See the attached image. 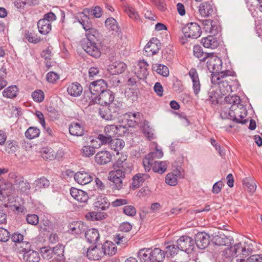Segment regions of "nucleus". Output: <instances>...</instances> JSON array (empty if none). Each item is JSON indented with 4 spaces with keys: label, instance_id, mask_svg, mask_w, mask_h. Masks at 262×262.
Returning <instances> with one entry per match:
<instances>
[{
    "label": "nucleus",
    "instance_id": "f257e3e1",
    "mask_svg": "<svg viewBox=\"0 0 262 262\" xmlns=\"http://www.w3.org/2000/svg\"><path fill=\"white\" fill-rule=\"evenodd\" d=\"M209 59L207 62V66L208 70L212 73L211 81L216 82L217 80L223 78L225 76L231 75L232 72L229 70L220 71L222 67V61L221 59L216 56L211 54Z\"/></svg>",
    "mask_w": 262,
    "mask_h": 262
},
{
    "label": "nucleus",
    "instance_id": "f03ea898",
    "mask_svg": "<svg viewBox=\"0 0 262 262\" xmlns=\"http://www.w3.org/2000/svg\"><path fill=\"white\" fill-rule=\"evenodd\" d=\"M184 36L180 38V42L182 44L187 42L188 38L196 39L199 37L202 33L200 26L195 23L188 24L183 27L182 29Z\"/></svg>",
    "mask_w": 262,
    "mask_h": 262
},
{
    "label": "nucleus",
    "instance_id": "7ed1b4c3",
    "mask_svg": "<svg viewBox=\"0 0 262 262\" xmlns=\"http://www.w3.org/2000/svg\"><path fill=\"white\" fill-rule=\"evenodd\" d=\"M78 21L82 26L83 28L85 31L86 37L92 38L94 36H97L99 34L98 31L93 27L92 22L90 20L91 17L88 14H84L82 12L79 13L77 15Z\"/></svg>",
    "mask_w": 262,
    "mask_h": 262
},
{
    "label": "nucleus",
    "instance_id": "20e7f679",
    "mask_svg": "<svg viewBox=\"0 0 262 262\" xmlns=\"http://www.w3.org/2000/svg\"><path fill=\"white\" fill-rule=\"evenodd\" d=\"M100 34H99L92 38L86 37L82 43V48L84 51L90 55L96 58L99 57L101 55L100 48L95 42V40H97Z\"/></svg>",
    "mask_w": 262,
    "mask_h": 262
},
{
    "label": "nucleus",
    "instance_id": "39448f33",
    "mask_svg": "<svg viewBox=\"0 0 262 262\" xmlns=\"http://www.w3.org/2000/svg\"><path fill=\"white\" fill-rule=\"evenodd\" d=\"M247 114L246 108L241 103L238 105H232L229 111L230 119L242 124H244L247 122V120L243 119Z\"/></svg>",
    "mask_w": 262,
    "mask_h": 262
},
{
    "label": "nucleus",
    "instance_id": "423d86ee",
    "mask_svg": "<svg viewBox=\"0 0 262 262\" xmlns=\"http://www.w3.org/2000/svg\"><path fill=\"white\" fill-rule=\"evenodd\" d=\"M116 168L108 173V179L113 183V189L120 190L123 187V180L125 177L127 170Z\"/></svg>",
    "mask_w": 262,
    "mask_h": 262
},
{
    "label": "nucleus",
    "instance_id": "0eeeda50",
    "mask_svg": "<svg viewBox=\"0 0 262 262\" xmlns=\"http://www.w3.org/2000/svg\"><path fill=\"white\" fill-rule=\"evenodd\" d=\"M180 250L187 253H190L194 248V241L193 239L186 235L181 236L176 242Z\"/></svg>",
    "mask_w": 262,
    "mask_h": 262
},
{
    "label": "nucleus",
    "instance_id": "6e6552de",
    "mask_svg": "<svg viewBox=\"0 0 262 262\" xmlns=\"http://www.w3.org/2000/svg\"><path fill=\"white\" fill-rule=\"evenodd\" d=\"M116 130H117L115 125H107L104 128V134L99 135L98 139L102 144H107L113 138L117 137Z\"/></svg>",
    "mask_w": 262,
    "mask_h": 262
},
{
    "label": "nucleus",
    "instance_id": "1a4fd4ad",
    "mask_svg": "<svg viewBox=\"0 0 262 262\" xmlns=\"http://www.w3.org/2000/svg\"><path fill=\"white\" fill-rule=\"evenodd\" d=\"M107 87V84L105 81L102 79H99L92 82L90 85V93L92 95V98L94 97H97L102 92H104Z\"/></svg>",
    "mask_w": 262,
    "mask_h": 262
},
{
    "label": "nucleus",
    "instance_id": "9d476101",
    "mask_svg": "<svg viewBox=\"0 0 262 262\" xmlns=\"http://www.w3.org/2000/svg\"><path fill=\"white\" fill-rule=\"evenodd\" d=\"M216 8L212 1L202 3L199 7V12L204 17H207L214 14Z\"/></svg>",
    "mask_w": 262,
    "mask_h": 262
},
{
    "label": "nucleus",
    "instance_id": "9b49d317",
    "mask_svg": "<svg viewBox=\"0 0 262 262\" xmlns=\"http://www.w3.org/2000/svg\"><path fill=\"white\" fill-rule=\"evenodd\" d=\"M114 95L113 93L110 90H105L99 96L92 97V99L95 100L96 103L100 104L101 105H109V104L114 100Z\"/></svg>",
    "mask_w": 262,
    "mask_h": 262
},
{
    "label": "nucleus",
    "instance_id": "f8f14e48",
    "mask_svg": "<svg viewBox=\"0 0 262 262\" xmlns=\"http://www.w3.org/2000/svg\"><path fill=\"white\" fill-rule=\"evenodd\" d=\"M227 77L225 76L223 78H221L220 80H217L216 82H212L219 85L220 92L223 96L226 95L232 91L231 84L232 80L230 78Z\"/></svg>",
    "mask_w": 262,
    "mask_h": 262
},
{
    "label": "nucleus",
    "instance_id": "ddd939ff",
    "mask_svg": "<svg viewBox=\"0 0 262 262\" xmlns=\"http://www.w3.org/2000/svg\"><path fill=\"white\" fill-rule=\"evenodd\" d=\"M93 174L84 171H80L75 173L74 180L78 184L84 185L91 183L93 180Z\"/></svg>",
    "mask_w": 262,
    "mask_h": 262
},
{
    "label": "nucleus",
    "instance_id": "4468645a",
    "mask_svg": "<svg viewBox=\"0 0 262 262\" xmlns=\"http://www.w3.org/2000/svg\"><path fill=\"white\" fill-rule=\"evenodd\" d=\"M194 242L199 249H204L209 244L210 236L206 232H198L195 235Z\"/></svg>",
    "mask_w": 262,
    "mask_h": 262
},
{
    "label": "nucleus",
    "instance_id": "2eb2a0df",
    "mask_svg": "<svg viewBox=\"0 0 262 262\" xmlns=\"http://www.w3.org/2000/svg\"><path fill=\"white\" fill-rule=\"evenodd\" d=\"M160 48L159 40L156 38H152L145 46L144 51L147 53L148 56H152L157 54Z\"/></svg>",
    "mask_w": 262,
    "mask_h": 262
},
{
    "label": "nucleus",
    "instance_id": "dca6fc26",
    "mask_svg": "<svg viewBox=\"0 0 262 262\" xmlns=\"http://www.w3.org/2000/svg\"><path fill=\"white\" fill-rule=\"evenodd\" d=\"M213 241L218 246H230L233 243V239L230 236H226L224 233L219 232V234L213 237Z\"/></svg>",
    "mask_w": 262,
    "mask_h": 262
},
{
    "label": "nucleus",
    "instance_id": "f3484780",
    "mask_svg": "<svg viewBox=\"0 0 262 262\" xmlns=\"http://www.w3.org/2000/svg\"><path fill=\"white\" fill-rule=\"evenodd\" d=\"M70 194L75 200L80 203H86L89 199L86 192L74 187L71 188Z\"/></svg>",
    "mask_w": 262,
    "mask_h": 262
},
{
    "label": "nucleus",
    "instance_id": "a211bd4d",
    "mask_svg": "<svg viewBox=\"0 0 262 262\" xmlns=\"http://www.w3.org/2000/svg\"><path fill=\"white\" fill-rule=\"evenodd\" d=\"M148 64L144 61H140L136 67L135 74L140 79H143L146 77L148 73L147 67Z\"/></svg>",
    "mask_w": 262,
    "mask_h": 262
},
{
    "label": "nucleus",
    "instance_id": "6ab92c4d",
    "mask_svg": "<svg viewBox=\"0 0 262 262\" xmlns=\"http://www.w3.org/2000/svg\"><path fill=\"white\" fill-rule=\"evenodd\" d=\"M112 156L111 154L106 150H102L96 154L95 157L96 162L99 165H104L112 160Z\"/></svg>",
    "mask_w": 262,
    "mask_h": 262
},
{
    "label": "nucleus",
    "instance_id": "aec40b11",
    "mask_svg": "<svg viewBox=\"0 0 262 262\" xmlns=\"http://www.w3.org/2000/svg\"><path fill=\"white\" fill-rule=\"evenodd\" d=\"M148 258L150 262H162L165 256V253L160 248H155L151 250Z\"/></svg>",
    "mask_w": 262,
    "mask_h": 262
},
{
    "label": "nucleus",
    "instance_id": "412c9836",
    "mask_svg": "<svg viewBox=\"0 0 262 262\" xmlns=\"http://www.w3.org/2000/svg\"><path fill=\"white\" fill-rule=\"evenodd\" d=\"M126 68V64L124 62L116 61L110 64L108 66L107 70L111 74L117 75L124 72Z\"/></svg>",
    "mask_w": 262,
    "mask_h": 262
},
{
    "label": "nucleus",
    "instance_id": "4be33fe9",
    "mask_svg": "<svg viewBox=\"0 0 262 262\" xmlns=\"http://www.w3.org/2000/svg\"><path fill=\"white\" fill-rule=\"evenodd\" d=\"M181 172L178 168L172 172L167 174L165 178V182L171 186H175L178 183V178H181Z\"/></svg>",
    "mask_w": 262,
    "mask_h": 262
},
{
    "label": "nucleus",
    "instance_id": "5701e85b",
    "mask_svg": "<svg viewBox=\"0 0 262 262\" xmlns=\"http://www.w3.org/2000/svg\"><path fill=\"white\" fill-rule=\"evenodd\" d=\"M86 256L89 259L97 260L103 256V252L100 248L96 246L88 249Z\"/></svg>",
    "mask_w": 262,
    "mask_h": 262
},
{
    "label": "nucleus",
    "instance_id": "b1692460",
    "mask_svg": "<svg viewBox=\"0 0 262 262\" xmlns=\"http://www.w3.org/2000/svg\"><path fill=\"white\" fill-rule=\"evenodd\" d=\"M140 129L144 134L145 136L149 140H151L155 138L153 129L150 126L149 122L146 120H143L141 122L140 124Z\"/></svg>",
    "mask_w": 262,
    "mask_h": 262
},
{
    "label": "nucleus",
    "instance_id": "393cba45",
    "mask_svg": "<svg viewBox=\"0 0 262 262\" xmlns=\"http://www.w3.org/2000/svg\"><path fill=\"white\" fill-rule=\"evenodd\" d=\"M14 185L17 189L21 192H26L30 188V184L26 181H25L24 178L20 176L15 177Z\"/></svg>",
    "mask_w": 262,
    "mask_h": 262
},
{
    "label": "nucleus",
    "instance_id": "a878e982",
    "mask_svg": "<svg viewBox=\"0 0 262 262\" xmlns=\"http://www.w3.org/2000/svg\"><path fill=\"white\" fill-rule=\"evenodd\" d=\"M85 237L89 243L96 244L99 239L100 235L97 229L92 228L85 232Z\"/></svg>",
    "mask_w": 262,
    "mask_h": 262
},
{
    "label": "nucleus",
    "instance_id": "bb28decb",
    "mask_svg": "<svg viewBox=\"0 0 262 262\" xmlns=\"http://www.w3.org/2000/svg\"><path fill=\"white\" fill-rule=\"evenodd\" d=\"M101 251L103 252V256L108 255L112 256L117 252V247L116 245L112 242L106 241L101 246Z\"/></svg>",
    "mask_w": 262,
    "mask_h": 262
},
{
    "label": "nucleus",
    "instance_id": "cd10ccee",
    "mask_svg": "<svg viewBox=\"0 0 262 262\" xmlns=\"http://www.w3.org/2000/svg\"><path fill=\"white\" fill-rule=\"evenodd\" d=\"M82 86L78 82L71 83L67 87L68 94L73 97L80 96L82 92Z\"/></svg>",
    "mask_w": 262,
    "mask_h": 262
},
{
    "label": "nucleus",
    "instance_id": "c85d7f7f",
    "mask_svg": "<svg viewBox=\"0 0 262 262\" xmlns=\"http://www.w3.org/2000/svg\"><path fill=\"white\" fill-rule=\"evenodd\" d=\"M94 205L98 210H105L110 207V203L105 196L99 195L97 198Z\"/></svg>",
    "mask_w": 262,
    "mask_h": 262
},
{
    "label": "nucleus",
    "instance_id": "c756f323",
    "mask_svg": "<svg viewBox=\"0 0 262 262\" xmlns=\"http://www.w3.org/2000/svg\"><path fill=\"white\" fill-rule=\"evenodd\" d=\"M69 129L70 134L73 136H81L84 134V126L79 123L72 122Z\"/></svg>",
    "mask_w": 262,
    "mask_h": 262
},
{
    "label": "nucleus",
    "instance_id": "7c9ffc66",
    "mask_svg": "<svg viewBox=\"0 0 262 262\" xmlns=\"http://www.w3.org/2000/svg\"><path fill=\"white\" fill-rule=\"evenodd\" d=\"M37 27L40 34L46 35L51 30L52 25L48 21L40 19L37 23Z\"/></svg>",
    "mask_w": 262,
    "mask_h": 262
},
{
    "label": "nucleus",
    "instance_id": "2f4dec72",
    "mask_svg": "<svg viewBox=\"0 0 262 262\" xmlns=\"http://www.w3.org/2000/svg\"><path fill=\"white\" fill-rule=\"evenodd\" d=\"M201 42L204 47L206 48L215 49L219 45L217 39L212 36H208L202 38Z\"/></svg>",
    "mask_w": 262,
    "mask_h": 262
},
{
    "label": "nucleus",
    "instance_id": "473e14b6",
    "mask_svg": "<svg viewBox=\"0 0 262 262\" xmlns=\"http://www.w3.org/2000/svg\"><path fill=\"white\" fill-rule=\"evenodd\" d=\"M99 114L101 117L106 120H111L114 119L117 115L115 113H113V110L110 109V107L103 106L99 108Z\"/></svg>",
    "mask_w": 262,
    "mask_h": 262
},
{
    "label": "nucleus",
    "instance_id": "72a5a7b5",
    "mask_svg": "<svg viewBox=\"0 0 262 262\" xmlns=\"http://www.w3.org/2000/svg\"><path fill=\"white\" fill-rule=\"evenodd\" d=\"M149 178L147 173H138L134 176L133 178L132 185L134 188L140 187L142 183Z\"/></svg>",
    "mask_w": 262,
    "mask_h": 262
},
{
    "label": "nucleus",
    "instance_id": "f704fd0d",
    "mask_svg": "<svg viewBox=\"0 0 262 262\" xmlns=\"http://www.w3.org/2000/svg\"><path fill=\"white\" fill-rule=\"evenodd\" d=\"M24 260L27 262H38L40 260L39 253L32 250H29L24 254Z\"/></svg>",
    "mask_w": 262,
    "mask_h": 262
},
{
    "label": "nucleus",
    "instance_id": "c9c22d12",
    "mask_svg": "<svg viewBox=\"0 0 262 262\" xmlns=\"http://www.w3.org/2000/svg\"><path fill=\"white\" fill-rule=\"evenodd\" d=\"M69 228L73 234H80L85 231L86 226L81 222H76L71 224Z\"/></svg>",
    "mask_w": 262,
    "mask_h": 262
},
{
    "label": "nucleus",
    "instance_id": "e433bc0d",
    "mask_svg": "<svg viewBox=\"0 0 262 262\" xmlns=\"http://www.w3.org/2000/svg\"><path fill=\"white\" fill-rule=\"evenodd\" d=\"M193 54L199 58L201 61H205L208 57H209L211 53L204 52L202 48L199 45L194 46L193 47Z\"/></svg>",
    "mask_w": 262,
    "mask_h": 262
},
{
    "label": "nucleus",
    "instance_id": "4c0bfd02",
    "mask_svg": "<svg viewBox=\"0 0 262 262\" xmlns=\"http://www.w3.org/2000/svg\"><path fill=\"white\" fill-rule=\"evenodd\" d=\"M83 12L84 14H88L91 18H100L103 14V11L99 6H95L93 9L85 8Z\"/></svg>",
    "mask_w": 262,
    "mask_h": 262
},
{
    "label": "nucleus",
    "instance_id": "58836bf2",
    "mask_svg": "<svg viewBox=\"0 0 262 262\" xmlns=\"http://www.w3.org/2000/svg\"><path fill=\"white\" fill-rule=\"evenodd\" d=\"M48 252L56 255L54 258L56 259L57 261H59V259L61 262L63 261L64 247L62 245H58L53 248H51V249H50Z\"/></svg>",
    "mask_w": 262,
    "mask_h": 262
},
{
    "label": "nucleus",
    "instance_id": "ea45409f",
    "mask_svg": "<svg viewBox=\"0 0 262 262\" xmlns=\"http://www.w3.org/2000/svg\"><path fill=\"white\" fill-rule=\"evenodd\" d=\"M107 144H108L110 147L112 149L117 152L122 149L125 145L123 140L118 138L112 139L111 141L107 142Z\"/></svg>",
    "mask_w": 262,
    "mask_h": 262
},
{
    "label": "nucleus",
    "instance_id": "a19ab883",
    "mask_svg": "<svg viewBox=\"0 0 262 262\" xmlns=\"http://www.w3.org/2000/svg\"><path fill=\"white\" fill-rule=\"evenodd\" d=\"M152 69L154 71H156L158 74L164 77H167L169 75L168 68L162 64L155 63L152 66Z\"/></svg>",
    "mask_w": 262,
    "mask_h": 262
},
{
    "label": "nucleus",
    "instance_id": "79ce46f5",
    "mask_svg": "<svg viewBox=\"0 0 262 262\" xmlns=\"http://www.w3.org/2000/svg\"><path fill=\"white\" fill-rule=\"evenodd\" d=\"M41 157L46 160H52L56 158L55 152L51 148L43 147L40 151Z\"/></svg>",
    "mask_w": 262,
    "mask_h": 262
},
{
    "label": "nucleus",
    "instance_id": "37998d69",
    "mask_svg": "<svg viewBox=\"0 0 262 262\" xmlns=\"http://www.w3.org/2000/svg\"><path fill=\"white\" fill-rule=\"evenodd\" d=\"M18 89L15 85L10 86L7 89H5L3 92L4 97L13 98L17 96Z\"/></svg>",
    "mask_w": 262,
    "mask_h": 262
},
{
    "label": "nucleus",
    "instance_id": "c03bdc74",
    "mask_svg": "<svg viewBox=\"0 0 262 262\" xmlns=\"http://www.w3.org/2000/svg\"><path fill=\"white\" fill-rule=\"evenodd\" d=\"M165 249L167 256H173L176 255L180 249L178 248V244H170V243H165Z\"/></svg>",
    "mask_w": 262,
    "mask_h": 262
},
{
    "label": "nucleus",
    "instance_id": "a18cd8bd",
    "mask_svg": "<svg viewBox=\"0 0 262 262\" xmlns=\"http://www.w3.org/2000/svg\"><path fill=\"white\" fill-rule=\"evenodd\" d=\"M167 169V165L163 161H156L154 160L152 167L153 171L159 173H163Z\"/></svg>",
    "mask_w": 262,
    "mask_h": 262
},
{
    "label": "nucleus",
    "instance_id": "49530a36",
    "mask_svg": "<svg viewBox=\"0 0 262 262\" xmlns=\"http://www.w3.org/2000/svg\"><path fill=\"white\" fill-rule=\"evenodd\" d=\"M243 183L249 192L253 193L256 190V185L253 179L246 178L243 180Z\"/></svg>",
    "mask_w": 262,
    "mask_h": 262
},
{
    "label": "nucleus",
    "instance_id": "de8ad7c7",
    "mask_svg": "<svg viewBox=\"0 0 262 262\" xmlns=\"http://www.w3.org/2000/svg\"><path fill=\"white\" fill-rule=\"evenodd\" d=\"M126 160L127 156L126 155H122L121 157L118 159L116 163L114 165V167L127 170L128 166L127 164Z\"/></svg>",
    "mask_w": 262,
    "mask_h": 262
},
{
    "label": "nucleus",
    "instance_id": "09e8293b",
    "mask_svg": "<svg viewBox=\"0 0 262 262\" xmlns=\"http://www.w3.org/2000/svg\"><path fill=\"white\" fill-rule=\"evenodd\" d=\"M39 227L41 230L47 231L48 232L53 229L52 223L47 217L44 216L40 221Z\"/></svg>",
    "mask_w": 262,
    "mask_h": 262
},
{
    "label": "nucleus",
    "instance_id": "8fccbe9b",
    "mask_svg": "<svg viewBox=\"0 0 262 262\" xmlns=\"http://www.w3.org/2000/svg\"><path fill=\"white\" fill-rule=\"evenodd\" d=\"M95 153V147L91 145H85L81 149V154L83 157H90Z\"/></svg>",
    "mask_w": 262,
    "mask_h": 262
},
{
    "label": "nucleus",
    "instance_id": "3c124183",
    "mask_svg": "<svg viewBox=\"0 0 262 262\" xmlns=\"http://www.w3.org/2000/svg\"><path fill=\"white\" fill-rule=\"evenodd\" d=\"M39 134V129L35 127H30L25 132V136L29 139H32L38 137Z\"/></svg>",
    "mask_w": 262,
    "mask_h": 262
},
{
    "label": "nucleus",
    "instance_id": "603ef678",
    "mask_svg": "<svg viewBox=\"0 0 262 262\" xmlns=\"http://www.w3.org/2000/svg\"><path fill=\"white\" fill-rule=\"evenodd\" d=\"M234 250L236 253V255H239V256H241V258L244 259L249 255L248 250L245 248H243L241 244H235V249L234 248Z\"/></svg>",
    "mask_w": 262,
    "mask_h": 262
},
{
    "label": "nucleus",
    "instance_id": "864d4df0",
    "mask_svg": "<svg viewBox=\"0 0 262 262\" xmlns=\"http://www.w3.org/2000/svg\"><path fill=\"white\" fill-rule=\"evenodd\" d=\"M105 25L106 27L113 31L117 32L119 30V27L117 21L113 17H110L106 19Z\"/></svg>",
    "mask_w": 262,
    "mask_h": 262
},
{
    "label": "nucleus",
    "instance_id": "5fc2aeb1",
    "mask_svg": "<svg viewBox=\"0 0 262 262\" xmlns=\"http://www.w3.org/2000/svg\"><path fill=\"white\" fill-rule=\"evenodd\" d=\"M212 23L213 21L210 19L202 20V24L205 31L213 33V31L216 30V28L212 25Z\"/></svg>",
    "mask_w": 262,
    "mask_h": 262
},
{
    "label": "nucleus",
    "instance_id": "6e6d98bb",
    "mask_svg": "<svg viewBox=\"0 0 262 262\" xmlns=\"http://www.w3.org/2000/svg\"><path fill=\"white\" fill-rule=\"evenodd\" d=\"M234 248L235 249V245L233 246H231L229 248L226 249L223 251V255L226 259H227V261L233 256L236 255V253H235L234 250Z\"/></svg>",
    "mask_w": 262,
    "mask_h": 262
},
{
    "label": "nucleus",
    "instance_id": "4d7b16f0",
    "mask_svg": "<svg viewBox=\"0 0 262 262\" xmlns=\"http://www.w3.org/2000/svg\"><path fill=\"white\" fill-rule=\"evenodd\" d=\"M32 97L33 100L36 102H42L45 98L43 92L40 90H36L32 93Z\"/></svg>",
    "mask_w": 262,
    "mask_h": 262
},
{
    "label": "nucleus",
    "instance_id": "13d9d810",
    "mask_svg": "<svg viewBox=\"0 0 262 262\" xmlns=\"http://www.w3.org/2000/svg\"><path fill=\"white\" fill-rule=\"evenodd\" d=\"M150 252V249H142L138 252V256L140 259L144 262L149 261V258H148Z\"/></svg>",
    "mask_w": 262,
    "mask_h": 262
},
{
    "label": "nucleus",
    "instance_id": "bf43d9fd",
    "mask_svg": "<svg viewBox=\"0 0 262 262\" xmlns=\"http://www.w3.org/2000/svg\"><path fill=\"white\" fill-rule=\"evenodd\" d=\"M123 212L129 216H134L137 213L135 207L133 205H126L123 207Z\"/></svg>",
    "mask_w": 262,
    "mask_h": 262
},
{
    "label": "nucleus",
    "instance_id": "052dcab7",
    "mask_svg": "<svg viewBox=\"0 0 262 262\" xmlns=\"http://www.w3.org/2000/svg\"><path fill=\"white\" fill-rule=\"evenodd\" d=\"M225 101L228 104L238 105L241 103L240 98L236 95L226 96Z\"/></svg>",
    "mask_w": 262,
    "mask_h": 262
},
{
    "label": "nucleus",
    "instance_id": "680f3d73",
    "mask_svg": "<svg viewBox=\"0 0 262 262\" xmlns=\"http://www.w3.org/2000/svg\"><path fill=\"white\" fill-rule=\"evenodd\" d=\"M108 106L111 110H113V113H115L117 115L118 111L122 106V103L121 101L114 99Z\"/></svg>",
    "mask_w": 262,
    "mask_h": 262
},
{
    "label": "nucleus",
    "instance_id": "e2e57ef3",
    "mask_svg": "<svg viewBox=\"0 0 262 262\" xmlns=\"http://www.w3.org/2000/svg\"><path fill=\"white\" fill-rule=\"evenodd\" d=\"M35 185L38 188H47L49 186L50 182L46 178L42 177L35 181Z\"/></svg>",
    "mask_w": 262,
    "mask_h": 262
},
{
    "label": "nucleus",
    "instance_id": "0e129e2a",
    "mask_svg": "<svg viewBox=\"0 0 262 262\" xmlns=\"http://www.w3.org/2000/svg\"><path fill=\"white\" fill-rule=\"evenodd\" d=\"M124 12L128 15V16L134 19L137 20L139 17L138 14L134 8L127 6L124 8Z\"/></svg>",
    "mask_w": 262,
    "mask_h": 262
},
{
    "label": "nucleus",
    "instance_id": "69168bd1",
    "mask_svg": "<svg viewBox=\"0 0 262 262\" xmlns=\"http://www.w3.org/2000/svg\"><path fill=\"white\" fill-rule=\"evenodd\" d=\"M154 160L151 159L147 156L143 159V164L145 170L147 172L149 171L151 168L153 167Z\"/></svg>",
    "mask_w": 262,
    "mask_h": 262
},
{
    "label": "nucleus",
    "instance_id": "338daca9",
    "mask_svg": "<svg viewBox=\"0 0 262 262\" xmlns=\"http://www.w3.org/2000/svg\"><path fill=\"white\" fill-rule=\"evenodd\" d=\"M26 221L29 224L36 225L39 222V217L38 215L34 214H28L26 216Z\"/></svg>",
    "mask_w": 262,
    "mask_h": 262
},
{
    "label": "nucleus",
    "instance_id": "774afa93",
    "mask_svg": "<svg viewBox=\"0 0 262 262\" xmlns=\"http://www.w3.org/2000/svg\"><path fill=\"white\" fill-rule=\"evenodd\" d=\"M25 37L30 42L36 43L40 41V38L32 32H28L26 33Z\"/></svg>",
    "mask_w": 262,
    "mask_h": 262
}]
</instances>
